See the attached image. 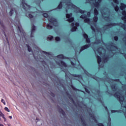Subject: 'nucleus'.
Instances as JSON below:
<instances>
[{"label": "nucleus", "instance_id": "1", "mask_svg": "<svg viewBox=\"0 0 126 126\" xmlns=\"http://www.w3.org/2000/svg\"><path fill=\"white\" fill-rule=\"evenodd\" d=\"M87 2H90V3H91L92 5H94V7H96V8H98L99 6H100V2H101V0H86ZM114 1V3L115 4H112L115 10L118 12L119 11V6H118V4H119V1L118 0H113Z\"/></svg>", "mask_w": 126, "mask_h": 126}, {"label": "nucleus", "instance_id": "2", "mask_svg": "<svg viewBox=\"0 0 126 126\" xmlns=\"http://www.w3.org/2000/svg\"><path fill=\"white\" fill-rule=\"evenodd\" d=\"M120 9H121V10H123L122 15H123V16L122 17V20H124L125 23H126V12L125 10L126 5L124 3H121L120 6ZM122 28H123L124 30H126V24H124L123 26H122Z\"/></svg>", "mask_w": 126, "mask_h": 126}, {"label": "nucleus", "instance_id": "3", "mask_svg": "<svg viewBox=\"0 0 126 126\" xmlns=\"http://www.w3.org/2000/svg\"><path fill=\"white\" fill-rule=\"evenodd\" d=\"M63 7L66 8V12L67 13V9H79L76 6L73 5L70 1L68 2L67 3L63 2Z\"/></svg>", "mask_w": 126, "mask_h": 126}, {"label": "nucleus", "instance_id": "4", "mask_svg": "<svg viewBox=\"0 0 126 126\" xmlns=\"http://www.w3.org/2000/svg\"><path fill=\"white\" fill-rule=\"evenodd\" d=\"M94 21L95 23H94L93 25H91V27L94 32H96V30H95V28H96V22L98 21V17H97V15H98V11L97 10V9H94Z\"/></svg>", "mask_w": 126, "mask_h": 126}, {"label": "nucleus", "instance_id": "5", "mask_svg": "<svg viewBox=\"0 0 126 126\" xmlns=\"http://www.w3.org/2000/svg\"><path fill=\"white\" fill-rule=\"evenodd\" d=\"M101 14L105 20H109L110 19V15H109V12H108V9L104 8L101 11Z\"/></svg>", "mask_w": 126, "mask_h": 126}, {"label": "nucleus", "instance_id": "6", "mask_svg": "<svg viewBox=\"0 0 126 126\" xmlns=\"http://www.w3.org/2000/svg\"><path fill=\"white\" fill-rule=\"evenodd\" d=\"M49 24L54 26H58V22L57 20L53 17H49L48 18Z\"/></svg>", "mask_w": 126, "mask_h": 126}, {"label": "nucleus", "instance_id": "7", "mask_svg": "<svg viewBox=\"0 0 126 126\" xmlns=\"http://www.w3.org/2000/svg\"><path fill=\"white\" fill-rule=\"evenodd\" d=\"M72 15V14H66V17L67 18V21H68V22H72L74 20V18L71 17Z\"/></svg>", "mask_w": 126, "mask_h": 126}, {"label": "nucleus", "instance_id": "8", "mask_svg": "<svg viewBox=\"0 0 126 126\" xmlns=\"http://www.w3.org/2000/svg\"><path fill=\"white\" fill-rule=\"evenodd\" d=\"M71 26L73 28L71 29V32H74L75 31H76V30L77 29V27H78V26H79V23H76L75 25L74 24V23H72L71 24Z\"/></svg>", "mask_w": 126, "mask_h": 126}, {"label": "nucleus", "instance_id": "9", "mask_svg": "<svg viewBox=\"0 0 126 126\" xmlns=\"http://www.w3.org/2000/svg\"><path fill=\"white\" fill-rule=\"evenodd\" d=\"M22 7L25 9V10H28V9H30V6L25 3V1H24V0L22 1Z\"/></svg>", "mask_w": 126, "mask_h": 126}, {"label": "nucleus", "instance_id": "10", "mask_svg": "<svg viewBox=\"0 0 126 126\" xmlns=\"http://www.w3.org/2000/svg\"><path fill=\"white\" fill-rule=\"evenodd\" d=\"M80 18L85 19L84 21L86 23H90V20L89 18H87V16L86 15H82L80 16Z\"/></svg>", "mask_w": 126, "mask_h": 126}, {"label": "nucleus", "instance_id": "11", "mask_svg": "<svg viewBox=\"0 0 126 126\" xmlns=\"http://www.w3.org/2000/svg\"><path fill=\"white\" fill-rule=\"evenodd\" d=\"M56 63H58V64H59L60 66H64V67H66V64L63 61H60L59 62L56 61Z\"/></svg>", "mask_w": 126, "mask_h": 126}, {"label": "nucleus", "instance_id": "12", "mask_svg": "<svg viewBox=\"0 0 126 126\" xmlns=\"http://www.w3.org/2000/svg\"><path fill=\"white\" fill-rule=\"evenodd\" d=\"M94 53H95L96 55L97 56V53H98V54L99 55V56H101L102 55V52H100L99 51V50H102V48H98L97 50H96H96L94 48L93 49Z\"/></svg>", "mask_w": 126, "mask_h": 126}, {"label": "nucleus", "instance_id": "13", "mask_svg": "<svg viewBox=\"0 0 126 126\" xmlns=\"http://www.w3.org/2000/svg\"><path fill=\"white\" fill-rule=\"evenodd\" d=\"M84 38L85 39H86V42L87 43H90V39L88 38V35L86 34V33H83Z\"/></svg>", "mask_w": 126, "mask_h": 126}, {"label": "nucleus", "instance_id": "14", "mask_svg": "<svg viewBox=\"0 0 126 126\" xmlns=\"http://www.w3.org/2000/svg\"><path fill=\"white\" fill-rule=\"evenodd\" d=\"M35 29H36V27H35V26H34V25H32L31 37H33L32 35L33 34V33L35 32Z\"/></svg>", "mask_w": 126, "mask_h": 126}, {"label": "nucleus", "instance_id": "15", "mask_svg": "<svg viewBox=\"0 0 126 126\" xmlns=\"http://www.w3.org/2000/svg\"><path fill=\"white\" fill-rule=\"evenodd\" d=\"M89 45H86L81 47L80 49V52H82L83 50H85V49H87V48H89Z\"/></svg>", "mask_w": 126, "mask_h": 126}, {"label": "nucleus", "instance_id": "16", "mask_svg": "<svg viewBox=\"0 0 126 126\" xmlns=\"http://www.w3.org/2000/svg\"><path fill=\"white\" fill-rule=\"evenodd\" d=\"M14 12H15V13H16V11H15V9L14 8H11V10L9 12V15L10 16L12 15V14H13Z\"/></svg>", "mask_w": 126, "mask_h": 126}, {"label": "nucleus", "instance_id": "17", "mask_svg": "<svg viewBox=\"0 0 126 126\" xmlns=\"http://www.w3.org/2000/svg\"><path fill=\"white\" fill-rule=\"evenodd\" d=\"M96 59H97V63L99 64V66H101V65H100V63H101V57H100V56H97Z\"/></svg>", "mask_w": 126, "mask_h": 126}, {"label": "nucleus", "instance_id": "18", "mask_svg": "<svg viewBox=\"0 0 126 126\" xmlns=\"http://www.w3.org/2000/svg\"><path fill=\"white\" fill-rule=\"evenodd\" d=\"M0 116L3 118L4 122H6V118L4 117V115L1 112H0Z\"/></svg>", "mask_w": 126, "mask_h": 126}, {"label": "nucleus", "instance_id": "19", "mask_svg": "<svg viewBox=\"0 0 126 126\" xmlns=\"http://www.w3.org/2000/svg\"><path fill=\"white\" fill-rule=\"evenodd\" d=\"M26 16H29V18H33V15L31 14L26 13Z\"/></svg>", "mask_w": 126, "mask_h": 126}, {"label": "nucleus", "instance_id": "20", "mask_svg": "<svg viewBox=\"0 0 126 126\" xmlns=\"http://www.w3.org/2000/svg\"><path fill=\"white\" fill-rule=\"evenodd\" d=\"M57 58L58 59H64V56H63V55H60L57 56Z\"/></svg>", "mask_w": 126, "mask_h": 126}, {"label": "nucleus", "instance_id": "21", "mask_svg": "<svg viewBox=\"0 0 126 126\" xmlns=\"http://www.w3.org/2000/svg\"><path fill=\"white\" fill-rule=\"evenodd\" d=\"M63 7V2H61L60 4H59V5L58 7V8H59V9L60 8H62Z\"/></svg>", "mask_w": 126, "mask_h": 126}, {"label": "nucleus", "instance_id": "22", "mask_svg": "<svg viewBox=\"0 0 126 126\" xmlns=\"http://www.w3.org/2000/svg\"><path fill=\"white\" fill-rule=\"evenodd\" d=\"M47 29H52L53 28V26H52L51 25H47Z\"/></svg>", "mask_w": 126, "mask_h": 126}, {"label": "nucleus", "instance_id": "23", "mask_svg": "<svg viewBox=\"0 0 126 126\" xmlns=\"http://www.w3.org/2000/svg\"><path fill=\"white\" fill-rule=\"evenodd\" d=\"M54 38V37H53V36H49L47 38V40H49L50 41L53 40V38Z\"/></svg>", "mask_w": 126, "mask_h": 126}, {"label": "nucleus", "instance_id": "24", "mask_svg": "<svg viewBox=\"0 0 126 126\" xmlns=\"http://www.w3.org/2000/svg\"><path fill=\"white\" fill-rule=\"evenodd\" d=\"M18 28L19 29V32L21 33V32H22V33H23V32L22 31V30H21V27L18 26Z\"/></svg>", "mask_w": 126, "mask_h": 126}, {"label": "nucleus", "instance_id": "25", "mask_svg": "<svg viewBox=\"0 0 126 126\" xmlns=\"http://www.w3.org/2000/svg\"><path fill=\"white\" fill-rule=\"evenodd\" d=\"M4 110H5V111H6V112H10V111L9 110L8 108H7V107H5L4 108Z\"/></svg>", "mask_w": 126, "mask_h": 126}, {"label": "nucleus", "instance_id": "26", "mask_svg": "<svg viewBox=\"0 0 126 126\" xmlns=\"http://www.w3.org/2000/svg\"><path fill=\"white\" fill-rule=\"evenodd\" d=\"M28 47V50L29 52H31L32 51V49H31V47H30V46H29L28 45H27Z\"/></svg>", "mask_w": 126, "mask_h": 126}, {"label": "nucleus", "instance_id": "27", "mask_svg": "<svg viewBox=\"0 0 126 126\" xmlns=\"http://www.w3.org/2000/svg\"><path fill=\"white\" fill-rule=\"evenodd\" d=\"M0 24L1 26V27H2V28H4V26H3V23H2V22L0 21Z\"/></svg>", "mask_w": 126, "mask_h": 126}, {"label": "nucleus", "instance_id": "28", "mask_svg": "<svg viewBox=\"0 0 126 126\" xmlns=\"http://www.w3.org/2000/svg\"><path fill=\"white\" fill-rule=\"evenodd\" d=\"M55 40L56 41H61V38H60L59 37H56L55 38Z\"/></svg>", "mask_w": 126, "mask_h": 126}, {"label": "nucleus", "instance_id": "29", "mask_svg": "<svg viewBox=\"0 0 126 126\" xmlns=\"http://www.w3.org/2000/svg\"><path fill=\"white\" fill-rule=\"evenodd\" d=\"M1 102L2 103H3V104L4 105H6L5 101H4L3 99H1Z\"/></svg>", "mask_w": 126, "mask_h": 126}, {"label": "nucleus", "instance_id": "30", "mask_svg": "<svg viewBox=\"0 0 126 126\" xmlns=\"http://www.w3.org/2000/svg\"><path fill=\"white\" fill-rule=\"evenodd\" d=\"M43 16H44V17L47 18V17H48V14H47V13H44V14H43Z\"/></svg>", "mask_w": 126, "mask_h": 126}, {"label": "nucleus", "instance_id": "31", "mask_svg": "<svg viewBox=\"0 0 126 126\" xmlns=\"http://www.w3.org/2000/svg\"><path fill=\"white\" fill-rule=\"evenodd\" d=\"M118 39H119V38L118 37V36L114 37V40L115 41H118Z\"/></svg>", "mask_w": 126, "mask_h": 126}, {"label": "nucleus", "instance_id": "32", "mask_svg": "<svg viewBox=\"0 0 126 126\" xmlns=\"http://www.w3.org/2000/svg\"><path fill=\"white\" fill-rule=\"evenodd\" d=\"M91 14V13H90V12H88L87 13V15L88 16V17H90V15Z\"/></svg>", "mask_w": 126, "mask_h": 126}, {"label": "nucleus", "instance_id": "33", "mask_svg": "<svg viewBox=\"0 0 126 126\" xmlns=\"http://www.w3.org/2000/svg\"><path fill=\"white\" fill-rule=\"evenodd\" d=\"M79 11L80 13H84V11H83L82 10H79Z\"/></svg>", "mask_w": 126, "mask_h": 126}, {"label": "nucleus", "instance_id": "34", "mask_svg": "<svg viewBox=\"0 0 126 126\" xmlns=\"http://www.w3.org/2000/svg\"><path fill=\"white\" fill-rule=\"evenodd\" d=\"M107 61H108V58L105 59L104 60L103 63H106Z\"/></svg>", "mask_w": 126, "mask_h": 126}, {"label": "nucleus", "instance_id": "35", "mask_svg": "<svg viewBox=\"0 0 126 126\" xmlns=\"http://www.w3.org/2000/svg\"><path fill=\"white\" fill-rule=\"evenodd\" d=\"M98 126H104V125H103V124H98Z\"/></svg>", "mask_w": 126, "mask_h": 126}, {"label": "nucleus", "instance_id": "36", "mask_svg": "<svg viewBox=\"0 0 126 126\" xmlns=\"http://www.w3.org/2000/svg\"><path fill=\"white\" fill-rule=\"evenodd\" d=\"M71 63L72 65H74V63H73V62H72V61H71Z\"/></svg>", "mask_w": 126, "mask_h": 126}, {"label": "nucleus", "instance_id": "37", "mask_svg": "<svg viewBox=\"0 0 126 126\" xmlns=\"http://www.w3.org/2000/svg\"><path fill=\"white\" fill-rule=\"evenodd\" d=\"M111 113H116V111L115 110H112Z\"/></svg>", "mask_w": 126, "mask_h": 126}, {"label": "nucleus", "instance_id": "38", "mask_svg": "<svg viewBox=\"0 0 126 126\" xmlns=\"http://www.w3.org/2000/svg\"><path fill=\"white\" fill-rule=\"evenodd\" d=\"M86 92H87L88 93H89V91H88V90H86Z\"/></svg>", "mask_w": 126, "mask_h": 126}, {"label": "nucleus", "instance_id": "39", "mask_svg": "<svg viewBox=\"0 0 126 126\" xmlns=\"http://www.w3.org/2000/svg\"><path fill=\"white\" fill-rule=\"evenodd\" d=\"M9 119H12V116H9Z\"/></svg>", "mask_w": 126, "mask_h": 126}, {"label": "nucleus", "instance_id": "40", "mask_svg": "<svg viewBox=\"0 0 126 126\" xmlns=\"http://www.w3.org/2000/svg\"><path fill=\"white\" fill-rule=\"evenodd\" d=\"M0 126H3V125L2 124H0Z\"/></svg>", "mask_w": 126, "mask_h": 126}, {"label": "nucleus", "instance_id": "41", "mask_svg": "<svg viewBox=\"0 0 126 126\" xmlns=\"http://www.w3.org/2000/svg\"><path fill=\"white\" fill-rule=\"evenodd\" d=\"M115 49H116V50H118V48H117V47H115Z\"/></svg>", "mask_w": 126, "mask_h": 126}, {"label": "nucleus", "instance_id": "42", "mask_svg": "<svg viewBox=\"0 0 126 126\" xmlns=\"http://www.w3.org/2000/svg\"><path fill=\"white\" fill-rule=\"evenodd\" d=\"M1 119H0V122H1Z\"/></svg>", "mask_w": 126, "mask_h": 126}, {"label": "nucleus", "instance_id": "43", "mask_svg": "<svg viewBox=\"0 0 126 126\" xmlns=\"http://www.w3.org/2000/svg\"><path fill=\"white\" fill-rule=\"evenodd\" d=\"M8 126H10V124H8Z\"/></svg>", "mask_w": 126, "mask_h": 126}, {"label": "nucleus", "instance_id": "44", "mask_svg": "<svg viewBox=\"0 0 126 126\" xmlns=\"http://www.w3.org/2000/svg\"><path fill=\"white\" fill-rule=\"evenodd\" d=\"M123 40H124V41H125V38H124V39H123Z\"/></svg>", "mask_w": 126, "mask_h": 126}]
</instances>
